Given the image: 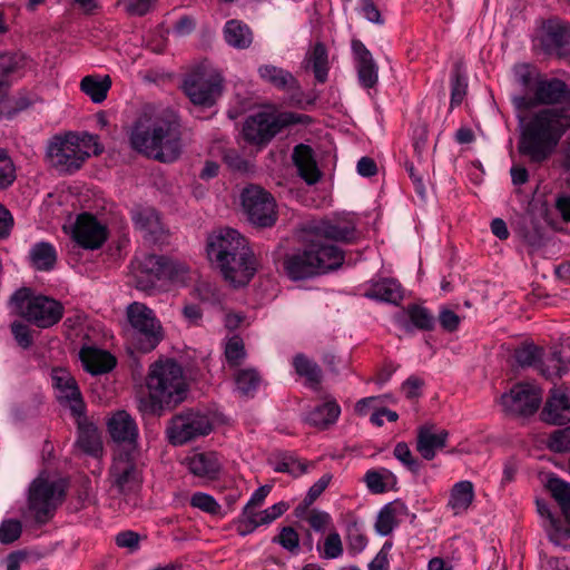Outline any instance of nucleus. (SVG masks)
Wrapping results in <instances>:
<instances>
[{"instance_id": "obj_4", "label": "nucleus", "mask_w": 570, "mask_h": 570, "mask_svg": "<svg viewBox=\"0 0 570 570\" xmlns=\"http://www.w3.org/2000/svg\"><path fill=\"white\" fill-rule=\"evenodd\" d=\"M344 262V252L335 244L313 242L307 235L303 248L285 255L284 272L292 281H304L327 274Z\"/></svg>"}, {"instance_id": "obj_24", "label": "nucleus", "mask_w": 570, "mask_h": 570, "mask_svg": "<svg viewBox=\"0 0 570 570\" xmlns=\"http://www.w3.org/2000/svg\"><path fill=\"white\" fill-rule=\"evenodd\" d=\"M541 416L544 422L554 425L570 422V392L568 389L560 386L550 391Z\"/></svg>"}, {"instance_id": "obj_20", "label": "nucleus", "mask_w": 570, "mask_h": 570, "mask_svg": "<svg viewBox=\"0 0 570 570\" xmlns=\"http://www.w3.org/2000/svg\"><path fill=\"white\" fill-rule=\"evenodd\" d=\"M72 239L85 249H98L107 239V229L95 216L80 214L72 227Z\"/></svg>"}, {"instance_id": "obj_10", "label": "nucleus", "mask_w": 570, "mask_h": 570, "mask_svg": "<svg viewBox=\"0 0 570 570\" xmlns=\"http://www.w3.org/2000/svg\"><path fill=\"white\" fill-rule=\"evenodd\" d=\"M517 77L520 85L530 88L533 92V97H513V104L520 110H527L537 105H556L570 101V89L560 79H540L532 85L531 72L525 68L517 71Z\"/></svg>"}, {"instance_id": "obj_62", "label": "nucleus", "mask_w": 570, "mask_h": 570, "mask_svg": "<svg viewBox=\"0 0 570 570\" xmlns=\"http://www.w3.org/2000/svg\"><path fill=\"white\" fill-rule=\"evenodd\" d=\"M115 542L119 548L134 552L139 549L140 535L131 530L121 531L116 535Z\"/></svg>"}, {"instance_id": "obj_23", "label": "nucleus", "mask_w": 570, "mask_h": 570, "mask_svg": "<svg viewBox=\"0 0 570 570\" xmlns=\"http://www.w3.org/2000/svg\"><path fill=\"white\" fill-rule=\"evenodd\" d=\"M449 435L446 430L436 429L434 424H423L417 428L416 451L424 460L431 461L446 446Z\"/></svg>"}, {"instance_id": "obj_35", "label": "nucleus", "mask_w": 570, "mask_h": 570, "mask_svg": "<svg viewBox=\"0 0 570 570\" xmlns=\"http://www.w3.org/2000/svg\"><path fill=\"white\" fill-rule=\"evenodd\" d=\"M131 219L136 228L149 235H157L163 230L160 218L155 208L136 205L131 209Z\"/></svg>"}, {"instance_id": "obj_2", "label": "nucleus", "mask_w": 570, "mask_h": 570, "mask_svg": "<svg viewBox=\"0 0 570 570\" xmlns=\"http://www.w3.org/2000/svg\"><path fill=\"white\" fill-rule=\"evenodd\" d=\"M129 138L135 150L163 163L176 160L181 153L180 125L174 115L154 116L144 111Z\"/></svg>"}, {"instance_id": "obj_64", "label": "nucleus", "mask_w": 570, "mask_h": 570, "mask_svg": "<svg viewBox=\"0 0 570 570\" xmlns=\"http://www.w3.org/2000/svg\"><path fill=\"white\" fill-rule=\"evenodd\" d=\"M308 524L316 532H323L332 521L331 515L325 511H313L308 519Z\"/></svg>"}, {"instance_id": "obj_48", "label": "nucleus", "mask_w": 570, "mask_h": 570, "mask_svg": "<svg viewBox=\"0 0 570 570\" xmlns=\"http://www.w3.org/2000/svg\"><path fill=\"white\" fill-rule=\"evenodd\" d=\"M394 479V474L387 469L368 470L364 475V482L372 493H384L387 490V482Z\"/></svg>"}, {"instance_id": "obj_61", "label": "nucleus", "mask_w": 570, "mask_h": 570, "mask_svg": "<svg viewBox=\"0 0 570 570\" xmlns=\"http://www.w3.org/2000/svg\"><path fill=\"white\" fill-rule=\"evenodd\" d=\"M333 480L332 473L323 474L313 485L308 489L304 502L306 505L314 503L321 494L326 490Z\"/></svg>"}, {"instance_id": "obj_45", "label": "nucleus", "mask_w": 570, "mask_h": 570, "mask_svg": "<svg viewBox=\"0 0 570 570\" xmlns=\"http://www.w3.org/2000/svg\"><path fill=\"white\" fill-rule=\"evenodd\" d=\"M21 58L13 53H0V102L10 86L9 76L20 68Z\"/></svg>"}, {"instance_id": "obj_16", "label": "nucleus", "mask_w": 570, "mask_h": 570, "mask_svg": "<svg viewBox=\"0 0 570 570\" xmlns=\"http://www.w3.org/2000/svg\"><path fill=\"white\" fill-rule=\"evenodd\" d=\"M242 205L250 223L259 227L273 226L277 219L274 197L259 186L250 185L242 191Z\"/></svg>"}, {"instance_id": "obj_38", "label": "nucleus", "mask_w": 570, "mask_h": 570, "mask_svg": "<svg viewBox=\"0 0 570 570\" xmlns=\"http://www.w3.org/2000/svg\"><path fill=\"white\" fill-rule=\"evenodd\" d=\"M293 367L296 374L305 379V384L312 389H317L322 382V368L305 354H296L293 357Z\"/></svg>"}, {"instance_id": "obj_28", "label": "nucleus", "mask_w": 570, "mask_h": 570, "mask_svg": "<svg viewBox=\"0 0 570 570\" xmlns=\"http://www.w3.org/2000/svg\"><path fill=\"white\" fill-rule=\"evenodd\" d=\"M363 296L368 299L397 305L403 299V288L394 278L372 279L364 285Z\"/></svg>"}, {"instance_id": "obj_33", "label": "nucleus", "mask_w": 570, "mask_h": 570, "mask_svg": "<svg viewBox=\"0 0 570 570\" xmlns=\"http://www.w3.org/2000/svg\"><path fill=\"white\" fill-rule=\"evenodd\" d=\"M341 414V406L335 400L326 401L323 404L314 406L306 414V422L318 429H327L334 424Z\"/></svg>"}, {"instance_id": "obj_7", "label": "nucleus", "mask_w": 570, "mask_h": 570, "mask_svg": "<svg viewBox=\"0 0 570 570\" xmlns=\"http://www.w3.org/2000/svg\"><path fill=\"white\" fill-rule=\"evenodd\" d=\"M311 122L312 118L305 114L262 110L247 117L243 126V136L252 145L265 146L284 129Z\"/></svg>"}, {"instance_id": "obj_31", "label": "nucleus", "mask_w": 570, "mask_h": 570, "mask_svg": "<svg viewBox=\"0 0 570 570\" xmlns=\"http://www.w3.org/2000/svg\"><path fill=\"white\" fill-rule=\"evenodd\" d=\"M405 504L399 501L389 502L383 505L379 511L374 523L376 533L382 537L390 535L394 529L399 527L401 518L405 514Z\"/></svg>"}, {"instance_id": "obj_36", "label": "nucleus", "mask_w": 570, "mask_h": 570, "mask_svg": "<svg viewBox=\"0 0 570 570\" xmlns=\"http://www.w3.org/2000/svg\"><path fill=\"white\" fill-rule=\"evenodd\" d=\"M57 250L51 243L38 242L30 248L29 258L37 271L49 272L57 263Z\"/></svg>"}, {"instance_id": "obj_43", "label": "nucleus", "mask_w": 570, "mask_h": 570, "mask_svg": "<svg viewBox=\"0 0 570 570\" xmlns=\"http://www.w3.org/2000/svg\"><path fill=\"white\" fill-rule=\"evenodd\" d=\"M238 393L253 397L262 383V377L255 368L238 370L234 376Z\"/></svg>"}, {"instance_id": "obj_46", "label": "nucleus", "mask_w": 570, "mask_h": 570, "mask_svg": "<svg viewBox=\"0 0 570 570\" xmlns=\"http://www.w3.org/2000/svg\"><path fill=\"white\" fill-rule=\"evenodd\" d=\"M405 314L412 325L421 331H432L435 326L433 314L424 306L411 304L406 307Z\"/></svg>"}, {"instance_id": "obj_53", "label": "nucleus", "mask_w": 570, "mask_h": 570, "mask_svg": "<svg viewBox=\"0 0 570 570\" xmlns=\"http://www.w3.org/2000/svg\"><path fill=\"white\" fill-rule=\"evenodd\" d=\"M229 366H238L246 357L244 342L240 336L234 335L225 343L224 351Z\"/></svg>"}, {"instance_id": "obj_13", "label": "nucleus", "mask_w": 570, "mask_h": 570, "mask_svg": "<svg viewBox=\"0 0 570 570\" xmlns=\"http://www.w3.org/2000/svg\"><path fill=\"white\" fill-rule=\"evenodd\" d=\"M213 424L207 414L187 410L170 419L166 428V438L174 446H180L198 438L208 435Z\"/></svg>"}, {"instance_id": "obj_60", "label": "nucleus", "mask_w": 570, "mask_h": 570, "mask_svg": "<svg viewBox=\"0 0 570 570\" xmlns=\"http://www.w3.org/2000/svg\"><path fill=\"white\" fill-rule=\"evenodd\" d=\"M11 333L20 347L23 350L32 345V335L28 325L22 322L16 321L11 324Z\"/></svg>"}, {"instance_id": "obj_14", "label": "nucleus", "mask_w": 570, "mask_h": 570, "mask_svg": "<svg viewBox=\"0 0 570 570\" xmlns=\"http://www.w3.org/2000/svg\"><path fill=\"white\" fill-rule=\"evenodd\" d=\"M183 89L194 105L212 107L223 92V77L214 70L199 68L186 76Z\"/></svg>"}, {"instance_id": "obj_40", "label": "nucleus", "mask_w": 570, "mask_h": 570, "mask_svg": "<svg viewBox=\"0 0 570 570\" xmlns=\"http://www.w3.org/2000/svg\"><path fill=\"white\" fill-rule=\"evenodd\" d=\"M535 504L539 515L543 519V527L546 528L550 540L556 544H560L563 537L569 534V531L566 530V528L561 525L560 520L553 515L548 502L538 499Z\"/></svg>"}, {"instance_id": "obj_26", "label": "nucleus", "mask_w": 570, "mask_h": 570, "mask_svg": "<svg viewBox=\"0 0 570 570\" xmlns=\"http://www.w3.org/2000/svg\"><path fill=\"white\" fill-rule=\"evenodd\" d=\"M188 471L200 479L216 480L222 470V462L216 452H193L184 460Z\"/></svg>"}, {"instance_id": "obj_29", "label": "nucleus", "mask_w": 570, "mask_h": 570, "mask_svg": "<svg viewBox=\"0 0 570 570\" xmlns=\"http://www.w3.org/2000/svg\"><path fill=\"white\" fill-rule=\"evenodd\" d=\"M79 356L83 368L92 375L107 373L116 366V358L109 352L94 346H82Z\"/></svg>"}, {"instance_id": "obj_37", "label": "nucleus", "mask_w": 570, "mask_h": 570, "mask_svg": "<svg viewBox=\"0 0 570 570\" xmlns=\"http://www.w3.org/2000/svg\"><path fill=\"white\" fill-rule=\"evenodd\" d=\"M111 87V79L108 75H88L80 81V89L90 97L95 104H100L107 98V94Z\"/></svg>"}, {"instance_id": "obj_54", "label": "nucleus", "mask_w": 570, "mask_h": 570, "mask_svg": "<svg viewBox=\"0 0 570 570\" xmlns=\"http://www.w3.org/2000/svg\"><path fill=\"white\" fill-rule=\"evenodd\" d=\"M22 533V523L18 519H3L0 523V542L10 544L17 541Z\"/></svg>"}, {"instance_id": "obj_39", "label": "nucleus", "mask_w": 570, "mask_h": 570, "mask_svg": "<svg viewBox=\"0 0 570 570\" xmlns=\"http://www.w3.org/2000/svg\"><path fill=\"white\" fill-rule=\"evenodd\" d=\"M226 42L237 49H246L253 41V33L249 27L238 20H229L224 28Z\"/></svg>"}, {"instance_id": "obj_22", "label": "nucleus", "mask_w": 570, "mask_h": 570, "mask_svg": "<svg viewBox=\"0 0 570 570\" xmlns=\"http://www.w3.org/2000/svg\"><path fill=\"white\" fill-rule=\"evenodd\" d=\"M351 50L360 85L365 89L374 88L379 81V66L371 51L360 39H352Z\"/></svg>"}, {"instance_id": "obj_19", "label": "nucleus", "mask_w": 570, "mask_h": 570, "mask_svg": "<svg viewBox=\"0 0 570 570\" xmlns=\"http://www.w3.org/2000/svg\"><path fill=\"white\" fill-rule=\"evenodd\" d=\"M538 41L548 55L570 58V26L556 19L542 23Z\"/></svg>"}, {"instance_id": "obj_30", "label": "nucleus", "mask_w": 570, "mask_h": 570, "mask_svg": "<svg viewBox=\"0 0 570 570\" xmlns=\"http://www.w3.org/2000/svg\"><path fill=\"white\" fill-rule=\"evenodd\" d=\"M292 158L297 167L298 175L306 184L314 185L320 180L322 174L314 158V151L308 145L299 144L295 146Z\"/></svg>"}, {"instance_id": "obj_50", "label": "nucleus", "mask_w": 570, "mask_h": 570, "mask_svg": "<svg viewBox=\"0 0 570 570\" xmlns=\"http://www.w3.org/2000/svg\"><path fill=\"white\" fill-rule=\"evenodd\" d=\"M542 348L534 344H524L514 352L517 363L522 367L539 366L542 357Z\"/></svg>"}, {"instance_id": "obj_55", "label": "nucleus", "mask_w": 570, "mask_h": 570, "mask_svg": "<svg viewBox=\"0 0 570 570\" xmlns=\"http://www.w3.org/2000/svg\"><path fill=\"white\" fill-rule=\"evenodd\" d=\"M393 454L396 460H399L409 471L413 473H417L420 471L421 464L417 459H415L405 442H399L394 446Z\"/></svg>"}, {"instance_id": "obj_1", "label": "nucleus", "mask_w": 570, "mask_h": 570, "mask_svg": "<svg viewBox=\"0 0 570 570\" xmlns=\"http://www.w3.org/2000/svg\"><path fill=\"white\" fill-rule=\"evenodd\" d=\"M570 129V114L559 108H543L520 119L518 151L531 163L546 161Z\"/></svg>"}, {"instance_id": "obj_5", "label": "nucleus", "mask_w": 570, "mask_h": 570, "mask_svg": "<svg viewBox=\"0 0 570 570\" xmlns=\"http://www.w3.org/2000/svg\"><path fill=\"white\" fill-rule=\"evenodd\" d=\"M102 148L98 136L83 132L56 135L47 146V157L52 167L60 173L72 174L80 169L91 154L99 155Z\"/></svg>"}, {"instance_id": "obj_49", "label": "nucleus", "mask_w": 570, "mask_h": 570, "mask_svg": "<svg viewBox=\"0 0 570 570\" xmlns=\"http://www.w3.org/2000/svg\"><path fill=\"white\" fill-rule=\"evenodd\" d=\"M538 368L547 379L561 377L568 371V364L562 360L561 353L554 351L540 362Z\"/></svg>"}, {"instance_id": "obj_8", "label": "nucleus", "mask_w": 570, "mask_h": 570, "mask_svg": "<svg viewBox=\"0 0 570 570\" xmlns=\"http://www.w3.org/2000/svg\"><path fill=\"white\" fill-rule=\"evenodd\" d=\"M67 487L65 479L51 478L46 471L30 483L28 509L37 523L45 524L53 518L65 500Z\"/></svg>"}, {"instance_id": "obj_57", "label": "nucleus", "mask_w": 570, "mask_h": 570, "mask_svg": "<svg viewBox=\"0 0 570 570\" xmlns=\"http://www.w3.org/2000/svg\"><path fill=\"white\" fill-rule=\"evenodd\" d=\"M548 446L551 451L563 453L570 451V425L550 434Z\"/></svg>"}, {"instance_id": "obj_41", "label": "nucleus", "mask_w": 570, "mask_h": 570, "mask_svg": "<svg viewBox=\"0 0 570 570\" xmlns=\"http://www.w3.org/2000/svg\"><path fill=\"white\" fill-rule=\"evenodd\" d=\"M77 445L87 454L98 456L102 444L97 428L90 423H79Z\"/></svg>"}, {"instance_id": "obj_17", "label": "nucleus", "mask_w": 570, "mask_h": 570, "mask_svg": "<svg viewBox=\"0 0 570 570\" xmlns=\"http://www.w3.org/2000/svg\"><path fill=\"white\" fill-rule=\"evenodd\" d=\"M542 391L540 387L529 383H518L512 386L509 393H504L500 403L510 415L530 416L540 407Z\"/></svg>"}, {"instance_id": "obj_15", "label": "nucleus", "mask_w": 570, "mask_h": 570, "mask_svg": "<svg viewBox=\"0 0 570 570\" xmlns=\"http://www.w3.org/2000/svg\"><path fill=\"white\" fill-rule=\"evenodd\" d=\"M137 449L121 450L114 458L109 470V480L120 494L136 492L142 483V472L138 468Z\"/></svg>"}, {"instance_id": "obj_51", "label": "nucleus", "mask_w": 570, "mask_h": 570, "mask_svg": "<svg viewBox=\"0 0 570 570\" xmlns=\"http://www.w3.org/2000/svg\"><path fill=\"white\" fill-rule=\"evenodd\" d=\"M273 542L293 556H297L301 551L299 535L293 527H283L278 535L273 538Z\"/></svg>"}, {"instance_id": "obj_21", "label": "nucleus", "mask_w": 570, "mask_h": 570, "mask_svg": "<svg viewBox=\"0 0 570 570\" xmlns=\"http://www.w3.org/2000/svg\"><path fill=\"white\" fill-rule=\"evenodd\" d=\"M51 380L60 403H67L75 415L83 414L85 404L73 376L66 368L57 367L51 371Z\"/></svg>"}, {"instance_id": "obj_34", "label": "nucleus", "mask_w": 570, "mask_h": 570, "mask_svg": "<svg viewBox=\"0 0 570 570\" xmlns=\"http://www.w3.org/2000/svg\"><path fill=\"white\" fill-rule=\"evenodd\" d=\"M305 62L311 67L317 82L324 83L328 78V51L323 42H316L306 53Z\"/></svg>"}, {"instance_id": "obj_3", "label": "nucleus", "mask_w": 570, "mask_h": 570, "mask_svg": "<svg viewBox=\"0 0 570 570\" xmlns=\"http://www.w3.org/2000/svg\"><path fill=\"white\" fill-rule=\"evenodd\" d=\"M207 256L234 286H244L255 275L256 258L248 243L236 229L224 228L208 236Z\"/></svg>"}, {"instance_id": "obj_59", "label": "nucleus", "mask_w": 570, "mask_h": 570, "mask_svg": "<svg viewBox=\"0 0 570 570\" xmlns=\"http://www.w3.org/2000/svg\"><path fill=\"white\" fill-rule=\"evenodd\" d=\"M343 554V544L337 532H331L324 540L322 557L324 559H337Z\"/></svg>"}, {"instance_id": "obj_63", "label": "nucleus", "mask_w": 570, "mask_h": 570, "mask_svg": "<svg viewBox=\"0 0 570 570\" xmlns=\"http://www.w3.org/2000/svg\"><path fill=\"white\" fill-rule=\"evenodd\" d=\"M439 322L441 327L446 332H455L461 323L460 316L452 309L446 307L441 308L439 313Z\"/></svg>"}, {"instance_id": "obj_27", "label": "nucleus", "mask_w": 570, "mask_h": 570, "mask_svg": "<svg viewBox=\"0 0 570 570\" xmlns=\"http://www.w3.org/2000/svg\"><path fill=\"white\" fill-rule=\"evenodd\" d=\"M257 72L264 82L279 91L288 94L301 91V85L297 78L291 71L282 67L266 63L259 66Z\"/></svg>"}, {"instance_id": "obj_9", "label": "nucleus", "mask_w": 570, "mask_h": 570, "mask_svg": "<svg viewBox=\"0 0 570 570\" xmlns=\"http://www.w3.org/2000/svg\"><path fill=\"white\" fill-rule=\"evenodd\" d=\"M14 311L28 322L40 328L57 324L63 315L60 302L43 295H33L31 289L22 287L11 296Z\"/></svg>"}, {"instance_id": "obj_18", "label": "nucleus", "mask_w": 570, "mask_h": 570, "mask_svg": "<svg viewBox=\"0 0 570 570\" xmlns=\"http://www.w3.org/2000/svg\"><path fill=\"white\" fill-rule=\"evenodd\" d=\"M306 235L313 242L351 244L357 238L356 225L345 218L323 219L308 226Z\"/></svg>"}, {"instance_id": "obj_32", "label": "nucleus", "mask_w": 570, "mask_h": 570, "mask_svg": "<svg viewBox=\"0 0 570 570\" xmlns=\"http://www.w3.org/2000/svg\"><path fill=\"white\" fill-rule=\"evenodd\" d=\"M474 500V485L471 481L464 480L454 483L450 491L448 508L454 515L465 513Z\"/></svg>"}, {"instance_id": "obj_56", "label": "nucleus", "mask_w": 570, "mask_h": 570, "mask_svg": "<svg viewBox=\"0 0 570 570\" xmlns=\"http://www.w3.org/2000/svg\"><path fill=\"white\" fill-rule=\"evenodd\" d=\"M190 505L197 508L206 513L216 515L220 511L219 503L210 494L204 492H196L190 498Z\"/></svg>"}, {"instance_id": "obj_11", "label": "nucleus", "mask_w": 570, "mask_h": 570, "mask_svg": "<svg viewBox=\"0 0 570 570\" xmlns=\"http://www.w3.org/2000/svg\"><path fill=\"white\" fill-rule=\"evenodd\" d=\"M126 314L132 330L130 336L135 348L144 353L156 348L164 334L154 311L142 303L134 302L127 306Z\"/></svg>"}, {"instance_id": "obj_52", "label": "nucleus", "mask_w": 570, "mask_h": 570, "mask_svg": "<svg viewBox=\"0 0 570 570\" xmlns=\"http://www.w3.org/2000/svg\"><path fill=\"white\" fill-rule=\"evenodd\" d=\"M17 178L16 165L3 148H0V190L9 188Z\"/></svg>"}, {"instance_id": "obj_12", "label": "nucleus", "mask_w": 570, "mask_h": 570, "mask_svg": "<svg viewBox=\"0 0 570 570\" xmlns=\"http://www.w3.org/2000/svg\"><path fill=\"white\" fill-rule=\"evenodd\" d=\"M131 266L138 286L144 289L155 286L161 279L180 281L186 273L183 264L155 254L136 256Z\"/></svg>"}, {"instance_id": "obj_6", "label": "nucleus", "mask_w": 570, "mask_h": 570, "mask_svg": "<svg viewBox=\"0 0 570 570\" xmlns=\"http://www.w3.org/2000/svg\"><path fill=\"white\" fill-rule=\"evenodd\" d=\"M147 387L150 397L160 406L183 402L187 385L181 366L174 360L154 363L148 373Z\"/></svg>"}, {"instance_id": "obj_25", "label": "nucleus", "mask_w": 570, "mask_h": 570, "mask_svg": "<svg viewBox=\"0 0 570 570\" xmlns=\"http://www.w3.org/2000/svg\"><path fill=\"white\" fill-rule=\"evenodd\" d=\"M108 432L117 443H125L137 449L139 430L136 421L126 412H116L107 422Z\"/></svg>"}, {"instance_id": "obj_42", "label": "nucleus", "mask_w": 570, "mask_h": 570, "mask_svg": "<svg viewBox=\"0 0 570 570\" xmlns=\"http://www.w3.org/2000/svg\"><path fill=\"white\" fill-rule=\"evenodd\" d=\"M309 466H314V464L301 461L292 453H281L273 460L275 472L287 473L294 478L307 473Z\"/></svg>"}, {"instance_id": "obj_47", "label": "nucleus", "mask_w": 570, "mask_h": 570, "mask_svg": "<svg viewBox=\"0 0 570 570\" xmlns=\"http://www.w3.org/2000/svg\"><path fill=\"white\" fill-rule=\"evenodd\" d=\"M451 100L452 108L458 107L464 100L468 90V78L460 67H455L450 77Z\"/></svg>"}, {"instance_id": "obj_44", "label": "nucleus", "mask_w": 570, "mask_h": 570, "mask_svg": "<svg viewBox=\"0 0 570 570\" xmlns=\"http://www.w3.org/2000/svg\"><path fill=\"white\" fill-rule=\"evenodd\" d=\"M234 528L240 537L253 533L258 527L263 525L259 521V511L256 508L245 505L240 514L234 520Z\"/></svg>"}, {"instance_id": "obj_58", "label": "nucleus", "mask_w": 570, "mask_h": 570, "mask_svg": "<svg viewBox=\"0 0 570 570\" xmlns=\"http://www.w3.org/2000/svg\"><path fill=\"white\" fill-rule=\"evenodd\" d=\"M346 542L348 552L353 556L361 553L367 546V538L355 525L348 528Z\"/></svg>"}]
</instances>
